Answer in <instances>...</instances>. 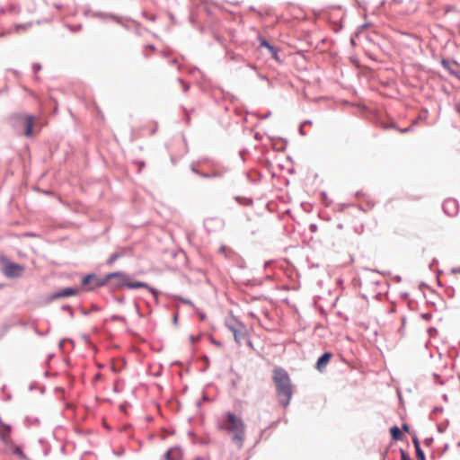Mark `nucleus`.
I'll use <instances>...</instances> for the list:
<instances>
[{"instance_id":"obj_1","label":"nucleus","mask_w":460,"mask_h":460,"mask_svg":"<svg viewBox=\"0 0 460 460\" xmlns=\"http://www.w3.org/2000/svg\"><path fill=\"white\" fill-rule=\"evenodd\" d=\"M272 379L276 385L279 403L283 407H287L293 395V385L288 372L281 367H276L273 370Z\"/></svg>"},{"instance_id":"obj_2","label":"nucleus","mask_w":460,"mask_h":460,"mask_svg":"<svg viewBox=\"0 0 460 460\" xmlns=\"http://www.w3.org/2000/svg\"><path fill=\"white\" fill-rule=\"evenodd\" d=\"M218 429L226 431L234 443L242 446L244 439L245 425L240 417L233 412H226L219 422Z\"/></svg>"},{"instance_id":"obj_3","label":"nucleus","mask_w":460,"mask_h":460,"mask_svg":"<svg viewBox=\"0 0 460 460\" xmlns=\"http://www.w3.org/2000/svg\"><path fill=\"white\" fill-rule=\"evenodd\" d=\"M13 120V126L21 131L25 137H31L34 136V126L36 119L27 113L14 114L12 117Z\"/></svg>"},{"instance_id":"obj_4","label":"nucleus","mask_w":460,"mask_h":460,"mask_svg":"<svg viewBox=\"0 0 460 460\" xmlns=\"http://www.w3.org/2000/svg\"><path fill=\"white\" fill-rule=\"evenodd\" d=\"M230 331L233 332L235 341L241 344L243 341L247 340V329L241 323H234L228 324Z\"/></svg>"},{"instance_id":"obj_5","label":"nucleus","mask_w":460,"mask_h":460,"mask_svg":"<svg viewBox=\"0 0 460 460\" xmlns=\"http://www.w3.org/2000/svg\"><path fill=\"white\" fill-rule=\"evenodd\" d=\"M24 271V267L14 262L7 261L4 264L3 272L8 278H18Z\"/></svg>"},{"instance_id":"obj_6","label":"nucleus","mask_w":460,"mask_h":460,"mask_svg":"<svg viewBox=\"0 0 460 460\" xmlns=\"http://www.w3.org/2000/svg\"><path fill=\"white\" fill-rule=\"evenodd\" d=\"M116 279V285L119 288L126 286L128 281V276L123 272H114L106 276L105 281L108 279Z\"/></svg>"},{"instance_id":"obj_7","label":"nucleus","mask_w":460,"mask_h":460,"mask_svg":"<svg viewBox=\"0 0 460 460\" xmlns=\"http://www.w3.org/2000/svg\"><path fill=\"white\" fill-rule=\"evenodd\" d=\"M332 355L330 352L323 353L317 360L316 368L322 371L331 360Z\"/></svg>"},{"instance_id":"obj_8","label":"nucleus","mask_w":460,"mask_h":460,"mask_svg":"<svg viewBox=\"0 0 460 460\" xmlns=\"http://www.w3.org/2000/svg\"><path fill=\"white\" fill-rule=\"evenodd\" d=\"M127 287H128V288H146L150 289V291H151L152 293H155V289H154V288H149V287L147 286V284H146V283H144V282H140V281H134V282H132V281H130V280L128 279V284H127Z\"/></svg>"},{"instance_id":"obj_9","label":"nucleus","mask_w":460,"mask_h":460,"mask_svg":"<svg viewBox=\"0 0 460 460\" xmlns=\"http://www.w3.org/2000/svg\"><path fill=\"white\" fill-rule=\"evenodd\" d=\"M93 280L96 281V283L94 285L95 287L102 286L105 283V281L101 282V281L97 280V279L93 275H87V276L84 277L82 283H83V285L86 286V285L90 284Z\"/></svg>"},{"instance_id":"obj_10","label":"nucleus","mask_w":460,"mask_h":460,"mask_svg":"<svg viewBox=\"0 0 460 460\" xmlns=\"http://www.w3.org/2000/svg\"><path fill=\"white\" fill-rule=\"evenodd\" d=\"M392 438L395 441L402 439V433L397 426H394L390 429Z\"/></svg>"},{"instance_id":"obj_11","label":"nucleus","mask_w":460,"mask_h":460,"mask_svg":"<svg viewBox=\"0 0 460 460\" xmlns=\"http://www.w3.org/2000/svg\"><path fill=\"white\" fill-rule=\"evenodd\" d=\"M180 451L176 448L169 449L165 455L166 460H178L180 457Z\"/></svg>"},{"instance_id":"obj_12","label":"nucleus","mask_w":460,"mask_h":460,"mask_svg":"<svg viewBox=\"0 0 460 460\" xmlns=\"http://www.w3.org/2000/svg\"><path fill=\"white\" fill-rule=\"evenodd\" d=\"M76 293V291L73 288H65L60 293H58L56 296L57 297H64V296H70Z\"/></svg>"},{"instance_id":"obj_13","label":"nucleus","mask_w":460,"mask_h":460,"mask_svg":"<svg viewBox=\"0 0 460 460\" xmlns=\"http://www.w3.org/2000/svg\"><path fill=\"white\" fill-rule=\"evenodd\" d=\"M261 47H265L267 48L271 53H272V56L277 58V52L274 49V47H272L271 45H270L265 40H261Z\"/></svg>"},{"instance_id":"obj_14","label":"nucleus","mask_w":460,"mask_h":460,"mask_svg":"<svg viewBox=\"0 0 460 460\" xmlns=\"http://www.w3.org/2000/svg\"><path fill=\"white\" fill-rule=\"evenodd\" d=\"M416 456L418 460H425V456L421 448L416 449Z\"/></svg>"},{"instance_id":"obj_15","label":"nucleus","mask_w":460,"mask_h":460,"mask_svg":"<svg viewBox=\"0 0 460 460\" xmlns=\"http://www.w3.org/2000/svg\"><path fill=\"white\" fill-rule=\"evenodd\" d=\"M119 257V253H113L111 255L110 259L108 260L109 264H112Z\"/></svg>"},{"instance_id":"obj_16","label":"nucleus","mask_w":460,"mask_h":460,"mask_svg":"<svg viewBox=\"0 0 460 460\" xmlns=\"http://www.w3.org/2000/svg\"><path fill=\"white\" fill-rule=\"evenodd\" d=\"M402 460H412L403 450H401Z\"/></svg>"},{"instance_id":"obj_17","label":"nucleus","mask_w":460,"mask_h":460,"mask_svg":"<svg viewBox=\"0 0 460 460\" xmlns=\"http://www.w3.org/2000/svg\"><path fill=\"white\" fill-rule=\"evenodd\" d=\"M412 442H413L415 449L420 448V442L417 438H414L412 439Z\"/></svg>"},{"instance_id":"obj_18","label":"nucleus","mask_w":460,"mask_h":460,"mask_svg":"<svg viewBox=\"0 0 460 460\" xmlns=\"http://www.w3.org/2000/svg\"><path fill=\"white\" fill-rule=\"evenodd\" d=\"M402 429L405 430V431H409V426L407 424H403L402 425Z\"/></svg>"},{"instance_id":"obj_19","label":"nucleus","mask_w":460,"mask_h":460,"mask_svg":"<svg viewBox=\"0 0 460 460\" xmlns=\"http://www.w3.org/2000/svg\"><path fill=\"white\" fill-rule=\"evenodd\" d=\"M15 453L21 456L22 455V451L19 448L16 449Z\"/></svg>"}]
</instances>
